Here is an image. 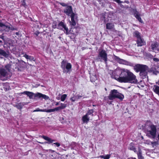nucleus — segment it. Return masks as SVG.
Here are the masks:
<instances>
[{
    "instance_id": "f257e3e1",
    "label": "nucleus",
    "mask_w": 159,
    "mask_h": 159,
    "mask_svg": "<svg viewBox=\"0 0 159 159\" xmlns=\"http://www.w3.org/2000/svg\"><path fill=\"white\" fill-rule=\"evenodd\" d=\"M111 77L121 83L136 84L138 80L136 76L129 70L118 68L111 73Z\"/></svg>"
},
{
    "instance_id": "f03ea898",
    "label": "nucleus",
    "mask_w": 159,
    "mask_h": 159,
    "mask_svg": "<svg viewBox=\"0 0 159 159\" xmlns=\"http://www.w3.org/2000/svg\"><path fill=\"white\" fill-rule=\"evenodd\" d=\"M64 12L67 16L71 17V21L70 23L72 26H74L76 25L77 20L78 16L77 14L73 12L72 7L71 6H67L64 10Z\"/></svg>"
},
{
    "instance_id": "7ed1b4c3",
    "label": "nucleus",
    "mask_w": 159,
    "mask_h": 159,
    "mask_svg": "<svg viewBox=\"0 0 159 159\" xmlns=\"http://www.w3.org/2000/svg\"><path fill=\"white\" fill-rule=\"evenodd\" d=\"M134 69L137 72H140V75L143 79L148 77L147 73L149 70L147 66L137 64L134 66Z\"/></svg>"
},
{
    "instance_id": "20e7f679",
    "label": "nucleus",
    "mask_w": 159,
    "mask_h": 159,
    "mask_svg": "<svg viewBox=\"0 0 159 159\" xmlns=\"http://www.w3.org/2000/svg\"><path fill=\"white\" fill-rule=\"evenodd\" d=\"M156 128L154 125H150L146 130V135L149 138L154 139L156 135Z\"/></svg>"
},
{
    "instance_id": "39448f33",
    "label": "nucleus",
    "mask_w": 159,
    "mask_h": 159,
    "mask_svg": "<svg viewBox=\"0 0 159 159\" xmlns=\"http://www.w3.org/2000/svg\"><path fill=\"white\" fill-rule=\"evenodd\" d=\"M108 97L110 100H112L116 98L122 100L124 98V96L122 94L118 92L117 90L113 89L111 91Z\"/></svg>"
},
{
    "instance_id": "423d86ee",
    "label": "nucleus",
    "mask_w": 159,
    "mask_h": 159,
    "mask_svg": "<svg viewBox=\"0 0 159 159\" xmlns=\"http://www.w3.org/2000/svg\"><path fill=\"white\" fill-rule=\"evenodd\" d=\"M61 67L64 73H67L71 71L72 66L66 60H63L61 63Z\"/></svg>"
},
{
    "instance_id": "0eeeda50",
    "label": "nucleus",
    "mask_w": 159,
    "mask_h": 159,
    "mask_svg": "<svg viewBox=\"0 0 159 159\" xmlns=\"http://www.w3.org/2000/svg\"><path fill=\"white\" fill-rule=\"evenodd\" d=\"M98 61H102L103 60L106 64L107 61V54L106 51L104 50H102L99 52L97 58Z\"/></svg>"
},
{
    "instance_id": "6e6552de",
    "label": "nucleus",
    "mask_w": 159,
    "mask_h": 159,
    "mask_svg": "<svg viewBox=\"0 0 159 159\" xmlns=\"http://www.w3.org/2000/svg\"><path fill=\"white\" fill-rule=\"evenodd\" d=\"M57 28L59 30H63L64 33L66 34L67 35L70 34V32L68 28L66 27V25L63 22H60L58 25Z\"/></svg>"
},
{
    "instance_id": "1a4fd4ad",
    "label": "nucleus",
    "mask_w": 159,
    "mask_h": 159,
    "mask_svg": "<svg viewBox=\"0 0 159 159\" xmlns=\"http://www.w3.org/2000/svg\"><path fill=\"white\" fill-rule=\"evenodd\" d=\"M151 50L155 52V53L158 52H159V45L156 42L152 43L151 46Z\"/></svg>"
},
{
    "instance_id": "9d476101",
    "label": "nucleus",
    "mask_w": 159,
    "mask_h": 159,
    "mask_svg": "<svg viewBox=\"0 0 159 159\" xmlns=\"http://www.w3.org/2000/svg\"><path fill=\"white\" fill-rule=\"evenodd\" d=\"M114 58L119 63L127 65H130V63L127 61L120 58L118 57L115 55L114 56Z\"/></svg>"
},
{
    "instance_id": "9b49d317",
    "label": "nucleus",
    "mask_w": 159,
    "mask_h": 159,
    "mask_svg": "<svg viewBox=\"0 0 159 159\" xmlns=\"http://www.w3.org/2000/svg\"><path fill=\"white\" fill-rule=\"evenodd\" d=\"M43 138L45 140L48 141V142H45L44 143H41L39 142H38L39 143H41V144H46L47 143H51L53 142V141H55L53 140L51 138H49V137L45 136H43L41 137Z\"/></svg>"
},
{
    "instance_id": "f8f14e48",
    "label": "nucleus",
    "mask_w": 159,
    "mask_h": 159,
    "mask_svg": "<svg viewBox=\"0 0 159 159\" xmlns=\"http://www.w3.org/2000/svg\"><path fill=\"white\" fill-rule=\"evenodd\" d=\"M35 97H38L39 98H42L45 100H48L49 99L48 96L39 93H36V94H35Z\"/></svg>"
},
{
    "instance_id": "ddd939ff",
    "label": "nucleus",
    "mask_w": 159,
    "mask_h": 159,
    "mask_svg": "<svg viewBox=\"0 0 159 159\" xmlns=\"http://www.w3.org/2000/svg\"><path fill=\"white\" fill-rule=\"evenodd\" d=\"M22 94L26 95L30 99H32L34 96L35 97V95L36 94V93H34L33 92L27 91L24 92L22 93Z\"/></svg>"
},
{
    "instance_id": "4468645a",
    "label": "nucleus",
    "mask_w": 159,
    "mask_h": 159,
    "mask_svg": "<svg viewBox=\"0 0 159 159\" xmlns=\"http://www.w3.org/2000/svg\"><path fill=\"white\" fill-rule=\"evenodd\" d=\"M90 80L91 82H95L97 79L96 73L95 72H93L90 73Z\"/></svg>"
},
{
    "instance_id": "2eb2a0df",
    "label": "nucleus",
    "mask_w": 159,
    "mask_h": 159,
    "mask_svg": "<svg viewBox=\"0 0 159 159\" xmlns=\"http://www.w3.org/2000/svg\"><path fill=\"white\" fill-rule=\"evenodd\" d=\"M145 43V42L143 39H142L141 38L137 39V44L138 46H141L144 45Z\"/></svg>"
},
{
    "instance_id": "dca6fc26",
    "label": "nucleus",
    "mask_w": 159,
    "mask_h": 159,
    "mask_svg": "<svg viewBox=\"0 0 159 159\" xmlns=\"http://www.w3.org/2000/svg\"><path fill=\"white\" fill-rule=\"evenodd\" d=\"M134 15L135 17L140 22L142 23H143V21L141 18L140 17L138 11L136 10H134Z\"/></svg>"
},
{
    "instance_id": "f3484780",
    "label": "nucleus",
    "mask_w": 159,
    "mask_h": 159,
    "mask_svg": "<svg viewBox=\"0 0 159 159\" xmlns=\"http://www.w3.org/2000/svg\"><path fill=\"white\" fill-rule=\"evenodd\" d=\"M82 97L81 95H75L73 94V96L70 98V100L72 102H74L76 100L80 99Z\"/></svg>"
},
{
    "instance_id": "a211bd4d",
    "label": "nucleus",
    "mask_w": 159,
    "mask_h": 159,
    "mask_svg": "<svg viewBox=\"0 0 159 159\" xmlns=\"http://www.w3.org/2000/svg\"><path fill=\"white\" fill-rule=\"evenodd\" d=\"M62 110L60 107H57L55 108L52 109H50L49 110H44L43 111H46V112H54L55 111H58L59 110Z\"/></svg>"
},
{
    "instance_id": "6ab92c4d",
    "label": "nucleus",
    "mask_w": 159,
    "mask_h": 159,
    "mask_svg": "<svg viewBox=\"0 0 159 159\" xmlns=\"http://www.w3.org/2000/svg\"><path fill=\"white\" fill-rule=\"evenodd\" d=\"M0 74L3 77H5L7 75V71L4 69H1L0 70Z\"/></svg>"
},
{
    "instance_id": "aec40b11",
    "label": "nucleus",
    "mask_w": 159,
    "mask_h": 159,
    "mask_svg": "<svg viewBox=\"0 0 159 159\" xmlns=\"http://www.w3.org/2000/svg\"><path fill=\"white\" fill-rule=\"evenodd\" d=\"M82 120L83 123H87L89 120V118L87 115H85L82 117Z\"/></svg>"
},
{
    "instance_id": "412c9836",
    "label": "nucleus",
    "mask_w": 159,
    "mask_h": 159,
    "mask_svg": "<svg viewBox=\"0 0 159 159\" xmlns=\"http://www.w3.org/2000/svg\"><path fill=\"white\" fill-rule=\"evenodd\" d=\"M106 28L108 30H111L114 28V25L113 23H108L106 25Z\"/></svg>"
},
{
    "instance_id": "4be33fe9",
    "label": "nucleus",
    "mask_w": 159,
    "mask_h": 159,
    "mask_svg": "<svg viewBox=\"0 0 159 159\" xmlns=\"http://www.w3.org/2000/svg\"><path fill=\"white\" fill-rule=\"evenodd\" d=\"M0 55H2L5 57H7L8 56V53H7L4 50L0 49Z\"/></svg>"
},
{
    "instance_id": "5701e85b",
    "label": "nucleus",
    "mask_w": 159,
    "mask_h": 159,
    "mask_svg": "<svg viewBox=\"0 0 159 159\" xmlns=\"http://www.w3.org/2000/svg\"><path fill=\"white\" fill-rule=\"evenodd\" d=\"M154 91L159 96V87L157 85H154L153 88Z\"/></svg>"
},
{
    "instance_id": "b1692460",
    "label": "nucleus",
    "mask_w": 159,
    "mask_h": 159,
    "mask_svg": "<svg viewBox=\"0 0 159 159\" xmlns=\"http://www.w3.org/2000/svg\"><path fill=\"white\" fill-rule=\"evenodd\" d=\"M133 35L134 36L136 37L137 39L141 38L140 33L137 31H135L134 32Z\"/></svg>"
},
{
    "instance_id": "393cba45",
    "label": "nucleus",
    "mask_w": 159,
    "mask_h": 159,
    "mask_svg": "<svg viewBox=\"0 0 159 159\" xmlns=\"http://www.w3.org/2000/svg\"><path fill=\"white\" fill-rule=\"evenodd\" d=\"M24 105V104L23 103H20L16 104L15 106L17 109L21 110Z\"/></svg>"
},
{
    "instance_id": "a878e982",
    "label": "nucleus",
    "mask_w": 159,
    "mask_h": 159,
    "mask_svg": "<svg viewBox=\"0 0 159 159\" xmlns=\"http://www.w3.org/2000/svg\"><path fill=\"white\" fill-rule=\"evenodd\" d=\"M111 155L110 154H107L105 156L101 155L99 156V157L103 158L104 159H109Z\"/></svg>"
},
{
    "instance_id": "bb28decb",
    "label": "nucleus",
    "mask_w": 159,
    "mask_h": 159,
    "mask_svg": "<svg viewBox=\"0 0 159 159\" xmlns=\"http://www.w3.org/2000/svg\"><path fill=\"white\" fill-rule=\"evenodd\" d=\"M24 57H25L26 59H29L30 60H33L34 59L33 57L28 56L26 54L24 55Z\"/></svg>"
},
{
    "instance_id": "cd10ccee",
    "label": "nucleus",
    "mask_w": 159,
    "mask_h": 159,
    "mask_svg": "<svg viewBox=\"0 0 159 159\" xmlns=\"http://www.w3.org/2000/svg\"><path fill=\"white\" fill-rule=\"evenodd\" d=\"M67 97V95L64 94L62 95L61 98V100L62 101H64Z\"/></svg>"
},
{
    "instance_id": "c85d7f7f",
    "label": "nucleus",
    "mask_w": 159,
    "mask_h": 159,
    "mask_svg": "<svg viewBox=\"0 0 159 159\" xmlns=\"http://www.w3.org/2000/svg\"><path fill=\"white\" fill-rule=\"evenodd\" d=\"M61 106H60L61 109H65L67 107V104L61 103Z\"/></svg>"
},
{
    "instance_id": "c756f323",
    "label": "nucleus",
    "mask_w": 159,
    "mask_h": 159,
    "mask_svg": "<svg viewBox=\"0 0 159 159\" xmlns=\"http://www.w3.org/2000/svg\"><path fill=\"white\" fill-rule=\"evenodd\" d=\"M0 27H5L6 28L8 29H9L10 28V27H9L8 26L5 25H4V24H3L2 23V22H0Z\"/></svg>"
},
{
    "instance_id": "7c9ffc66",
    "label": "nucleus",
    "mask_w": 159,
    "mask_h": 159,
    "mask_svg": "<svg viewBox=\"0 0 159 159\" xmlns=\"http://www.w3.org/2000/svg\"><path fill=\"white\" fill-rule=\"evenodd\" d=\"M129 148L131 150H133L134 151H135L136 150L134 146H133V144H130L129 146Z\"/></svg>"
},
{
    "instance_id": "2f4dec72",
    "label": "nucleus",
    "mask_w": 159,
    "mask_h": 159,
    "mask_svg": "<svg viewBox=\"0 0 159 159\" xmlns=\"http://www.w3.org/2000/svg\"><path fill=\"white\" fill-rule=\"evenodd\" d=\"M93 110H89L88 111L86 115H87V116L90 115L93 113Z\"/></svg>"
},
{
    "instance_id": "473e14b6",
    "label": "nucleus",
    "mask_w": 159,
    "mask_h": 159,
    "mask_svg": "<svg viewBox=\"0 0 159 159\" xmlns=\"http://www.w3.org/2000/svg\"><path fill=\"white\" fill-rule=\"evenodd\" d=\"M5 67L6 69V70L7 71H9V68H10V66H9V65L8 64L7 65H6L5 66Z\"/></svg>"
},
{
    "instance_id": "72a5a7b5",
    "label": "nucleus",
    "mask_w": 159,
    "mask_h": 159,
    "mask_svg": "<svg viewBox=\"0 0 159 159\" xmlns=\"http://www.w3.org/2000/svg\"><path fill=\"white\" fill-rule=\"evenodd\" d=\"M52 27L53 28L55 29L57 27V25L56 22H54L52 24Z\"/></svg>"
},
{
    "instance_id": "f704fd0d",
    "label": "nucleus",
    "mask_w": 159,
    "mask_h": 159,
    "mask_svg": "<svg viewBox=\"0 0 159 159\" xmlns=\"http://www.w3.org/2000/svg\"><path fill=\"white\" fill-rule=\"evenodd\" d=\"M21 2H22V5L25 7L26 6V3L25 0H22Z\"/></svg>"
},
{
    "instance_id": "c9c22d12",
    "label": "nucleus",
    "mask_w": 159,
    "mask_h": 159,
    "mask_svg": "<svg viewBox=\"0 0 159 159\" xmlns=\"http://www.w3.org/2000/svg\"><path fill=\"white\" fill-rule=\"evenodd\" d=\"M138 157L140 159H143V157H142V154L141 152H139V153L138 154Z\"/></svg>"
},
{
    "instance_id": "e433bc0d",
    "label": "nucleus",
    "mask_w": 159,
    "mask_h": 159,
    "mask_svg": "<svg viewBox=\"0 0 159 159\" xmlns=\"http://www.w3.org/2000/svg\"><path fill=\"white\" fill-rule=\"evenodd\" d=\"M44 110H47V109H43V110H42V109L37 110V109H36V110H34V112L38 111L46 112V111H43Z\"/></svg>"
},
{
    "instance_id": "4c0bfd02",
    "label": "nucleus",
    "mask_w": 159,
    "mask_h": 159,
    "mask_svg": "<svg viewBox=\"0 0 159 159\" xmlns=\"http://www.w3.org/2000/svg\"><path fill=\"white\" fill-rule=\"evenodd\" d=\"M153 61H154L157 62H159V59L157 58H153Z\"/></svg>"
},
{
    "instance_id": "58836bf2",
    "label": "nucleus",
    "mask_w": 159,
    "mask_h": 159,
    "mask_svg": "<svg viewBox=\"0 0 159 159\" xmlns=\"http://www.w3.org/2000/svg\"><path fill=\"white\" fill-rule=\"evenodd\" d=\"M62 6L65 7V6H67L66 4H65L63 2H61L59 3Z\"/></svg>"
},
{
    "instance_id": "ea45409f",
    "label": "nucleus",
    "mask_w": 159,
    "mask_h": 159,
    "mask_svg": "<svg viewBox=\"0 0 159 159\" xmlns=\"http://www.w3.org/2000/svg\"><path fill=\"white\" fill-rule=\"evenodd\" d=\"M53 144H55L57 147H59L60 145V143H54Z\"/></svg>"
},
{
    "instance_id": "a19ab883",
    "label": "nucleus",
    "mask_w": 159,
    "mask_h": 159,
    "mask_svg": "<svg viewBox=\"0 0 159 159\" xmlns=\"http://www.w3.org/2000/svg\"><path fill=\"white\" fill-rule=\"evenodd\" d=\"M114 1L118 3H120L122 2L120 1V0H114Z\"/></svg>"
},
{
    "instance_id": "79ce46f5",
    "label": "nucleus",
    "mask_w": 159,
    "mask_h": 159,
    "mask_svg": "<svg viewBox=\"0 0 159 159\" xmlns=\"http://www.w3.org/2000/svg\"><path fill=\"white\" fill-rule=\"evenodd\" d=\"M158 73V71H154L153 72V73L155 75H157V74Z\"/></svg>"
},
{
    "instance_id": "37998d69",
    "label": "nucleus",
    "mask_w": 159,
    "mask_h": 159,
    "mask_svg": "<svg viewBox=\"0 0 159 159\" xmlns=\"http://www.w3.org/2000/svg\"><path fill=\"white\" fill-rule=\"evenodd\" d=\"M0 38H1L2 39H3V40H4V36H1L0 37Z\"/></svg>"
},
{
    "instance_id": "c03bdc74",
    "label": "nucleus",
    "mask_w": 159,
    "mask_h": 159,
    "mask_svg": "<svg viewBox=\"0 0 159 159\" xmlns=\"http://www.w3.org/2000/svg\"><path fill=\"white\" fill-rule=\"evenodd\" d=\"M128 159H136V158L134 157H130Z\"/></svg>"
},
{
    "instance_id": "a18cd8bd",
    "label": "nucleus",
    "mask_w": 159,
    "mask_h": 159,
    "mask_svg": "<svg viewBox=\"0 0 159 159\" xmlns=\"http://www.w3.org/2000/svg\"><path fill=\"white\" fill-rule=\"evenodd\" d=\"M49 151H50V152H55L53 150H49Z\"/></svg>"
},
{
    "instance_id": "49530a36",
    "label": "nucleus",
    "mask_w": 159,
    "mask_h": 159,
    "mask_svg": "<svg viewBox=\"0 0 159 159\" xmlns=\"http://www.w3.org/2000/svg\"><path fill=\"white\" fill-rule=\"evenodd\" d=\"M125 2L127 3H129V2L128 1H125Z\"/></svg>"
},
{
    "instance_id": "de8ad7c7",
    "label": "nucleus",
    "mask_w": 159,
    "mask_h": 159,
    "mask_svg": "<svg viewBox=\"0 0 159 159\" xmlns=\"http://www.w3.org/2000/svg\"><path fill=\"white\" fill-rule=\"evenodd\" d=\"M39 34V32H36L35 34L37 36H38Z\"/></svg>"
},
{
    "instance_id": "09e8293b",
    "label": "nucleus",
    "mask_w": 159,
    "mask_h": 159,
    "mask_svg": "<svg viewBox=\"0 0 159 159\" xmlns=\"http://www.w3.org/2000/svg\"><path fill=\"white\" fill-rule=\"evenodd\" d=\"M59 104V102H57L56 104V106H57Z\"/></svg>"
},
{
    "instance_id": "8fccbe9b",
    "label": "nucleus",
    "mask_w": 159,
    "mask_h": 159,
    "mask_svg": "<svg viewBox=\"0 0 159 159\" xmlns=\"http://www.w3.org/2000/svg\"><path fill=\"white\" fill-rule=\"evenodd\" d=\"M19 33H18V32H16V35H19Z\"/></svg>"
},
{
    "instance_id": "3c124183",
    "label": "nucleus",
    "mask_w": 159,
    "mask_h": 159,
    "mask_svg": "<svg viewBox=\"0 0 159 159\" xmlns=\"http://www.w3.org/2000/svg\"><path fill=\"white\" fill-rule=\"evenodd\" d=\"M157 138H158V139H159V134L157 135Z\"/></svg>"
},
{
    "instance_id": "603ef678",
    "label": "nucleus",
    "mask_w": 159,
    "mask_h": 159,
    "mask_svg": "<svg viewBox=\"0 0 159 159\" xmlns=\"http://www.w3.org/2000/svg\"><path fill=\"white\" fill-rule=\"evenodd\" d=\"M152 143V144H154H154H156V142H153V143Z\"/></svg>"
},
{
    "instance_id": "864d4df0",
    "label": "nucleus",
    "mask_w": 159,
    "mask_h": 159,
    "mask_svg": "<svg viewBox=\"0 0 159 159\" xmlns=\"http://www.w3.org/2000/svg\"><path fill=\"white\" fill-rule=\"evenodd\" d=\"M105 90L106 91H107V88H105Z\"/></svg>"
},
{
    "instance_id": "5fc2aeb1",
    "label": "nucleus",
    "mask_w": 159,
    "mask_h": 159,
    "mask_svg": "<svg viewBox=\"0 0 159 159\" xmlns=\"http://www.w3.org/2000/svg\"><path fill=\"white\" fill-rule=\"evenodd\" d=\"M141 138H142V139H143V136H142V137H141Z\"/></svg>"
},
{
    "instance_id": "6e6d98bb",
    "label": "nucleus",
    "mask_w": 159,
    "mask_h": 159,
    "mask_svg": "<svg viewBox=\"0 0 159 159\" xmlns=\"http://www.w3.org/2000/svg\"><path fill=\"white\" fill-rule=\"evenodd\" d=\"M2 42V41H0V43H1Z\"/></svg>"
},
{
    "instance_id": "4d7b16f0",
    "label": "nucleus",
    "mask_w": 159,
    "mask_h": 159,
    "mask_svg": "<svg viewBox=\"0 0 159 159\" xmlns=\"http://www.w3.org/2000/svg\"><path fill=\"white\" fill-rule=\"evenodd\" d=\"M15 30V29H13V30Z\"/></svg>"
},
{
    "instance_id": "13d9d810",
    "label": "nucleus",
    "mask_w": 159,
    "mask_h": 159,
    "mask_svg": "<svg viewBox=\"0 0 159 159\" xmlns=\"http://www.w3.org/2000/svg\"><path fill=\"white\" fill-rule=\"evenodd\" d=\"M158 84L159 85V81H158Z\"/></svg>"
},
{
    "instance_id": "bf43d9fd",
    "label": "nucleus",
    "mask_w": 159,
    "mask_h": 159,
    "mask_svg": "<svg viewBox=\"0 0 159 159\" xmlns=\"http://www.w3.org/2000/svg\"><path fill=\"white\" fill-rule=\"evenodd\" d=\"M1 11H0V13H1Z\"/></svg>"
}]
</instances>
